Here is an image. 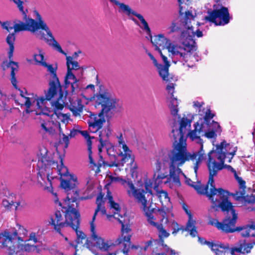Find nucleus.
I'll return each instance as SVG.
<instances>
[{
	"mask_svg": "<svg viewBox=\"0 0 255 255\" xmlns=\"http://www.w3.org/2000/svg\"><path fill=\"white\" fill-rule=\"evenodd\" d=\"M39 159L37 162V180L42 185L47 184L48 183L51 186L52 180L56 178L54 174L56 172L60 176L61 186L67 192V197L62 202L59 201L58 195L54 192L52 188L50 187L49 191L51 192L55 204L63 209H65V221H62V214L59 211L55 212L53 216L51 218L50 223L53 225L55 230L61 234L60 230L65 227H70L76 232L78 240L85 239V235L78 231L80 223V214L76 209L78 206L77 200H86L91 197H79L78 193L73 189L77 178L73 175L69 174L68 169L63 163L62 159L60 156V164L55 162L52 157V154L44 146L39 147ZM49 189V188H47Z\"/></svg>",
	"mask_w": 255,
	"mask_h": 255,
	"instance_id": "1",
	"label": "nucleus"
},
{
	"mask_svg": "<svg viewBox=\"0 0 255 255\" xmlns=\"http://www.w3.org/2000/svg\"><path fill=\"white\" fill-rule=\"evenodd\" d=\"M194 116L189 114L187 115V117H183L181 118L179 124L176 122L173 124L172 133L174 141L173 148L169 154L170 160V178L169 181L164 182V184H167L171 188L180 186V176L184 177L185 182L187 185L194 187L196 184L187 178L178 167L187 160H197L196 154H191L187 152L186 139L184 136L188 128H190Z\"/></svg>",
	"mask_w": 255,
	"mask_h": 255,
	"instance_id": "2",
	"label": "nucleus"
},
{
	"mask_svg": "<svg viewBox=\"0 0 255 255\" xmlns=\"http://www.w3.org/2000/svg\"><path fill=\"white\" fill-rule=\"evenodd\" d=\"M188 31V36L185 31L182 32L181 34V45L171 42L169 39L162 34L151 37V42L158 52L160 48L167 49L174 63H177V61H175L176 59L183 65L192 67L199 61L200 57L194 52L195 47L194 42L192 39V36L194 35L193 32L191 29H189Z\"/></svg>",
	"mask_w": 255,
	"mask_h": 255,
	"instance_id": "3",
	"label": "nucleus"
},
{
	"mask_svg": "<svg viewBox=\"0 0 255 255\" xmlns=\"http://www.w3.org/2000/svg\"><path fill=\"white\" fill-rule=\"evenodd\" d=\"M216 157L214 154V149L208 153V158L207 161V165L209 172V178L208 184L206 185H202L197 183L195 185L194 188L200 194L206 195L209 199L213 204L212 208L217 211L219 208L223 210H227L226 205L230 206V204L227 202L228 199L229 192L222 188H216L213 179L218 172L222 170L223 165L222 164H216Z\"/></svg>",
	"mask_w": 255,
	"mask_h": 255,
	"instance_id": "4",
	"label": "nucleus"
},
{
	"mask_svg": "<svg viewBox=\"0 0 255 255\" xmlns=\"http://www.w3.org/2000/svg\"><path fill=\"white\" fill-rule=\"evenodd\" d=\"M110 178L112 182H121V184L126 189L128 196L129 197L133 198L138 204H141V208L144 211L147 221L150 226L155 228L160 224L156 221L153 215L152 211L149 209L145 197L146 194L152 195V181L150 179H145L143 184L137 188L130 179H123L120 177H116L113 175L110 176Z\"/></svg>",
	"mask_w": 255,
	"mask_h": 255,
	"instance_id": "5",
	"label": "nucleus"
},
{
	"mask_svg": "<svg viewBox=\"0 0 255 255\" xmlns=\"http://www.w3.org/2000/svg\"><path fill=\"white\" fill-rule=\"evenodd\" d=\"M23 236L18 235L15 229H6L0 233V248L4 249L8 255H21L23 252H32L35 251L39 253L40 250L35 245L26 243L25 237L27 236V231L23 227L19 228Z\"/></svg>",
	"mask_w": 255,
	"mask_h": 255,
	"instance_id": "6",
	"label": "nucleus"
},
{
	"mask_svg": "<svg viewBox=\"0 0 255 255\" xmlns=\"http://www.w3.org/2000/svg\"><path fill=\"white\" fill-rule=\"evenodd\" d=\"M216 148L214 150V154L216 157V164H222V169L226 168L234 173V177L239 184V189L236 193L233 194L234 198L237 201H244L246 200L245 189L246 182L243 179L239 177L236 171L230 165L224 164L225 159L228 158V162H230L237 151V147H234L231 150V145L227 143L223 140L219 144L216 145Z\"/></svg>",
	"mask_w": 255,
	"mask_h": 255,
	"instance_id": "7",
	"label": "nucleus"
},
{
	"mask_svg": "<svg viewBox=\"0 0 255 255\" xmlns=\"http://www.w3.org/2000/svg\"><path fill=\"white\" fill-rule=\"evenodd\" d=\"M20 93V96L15 102L18 105L25 106L26 110L23 112V117L25 120L27 118L26 115L33 111L35 112L36 115H48L49 111L46 106L47 102L46 98L38 97L34 94H28L26 92L18 89Z\"/></svg>",
	"mask_w": 255,
	"mask_h": 255,
	"instance_id": "8",
	"label": "nucleus"
},
{
	"mask_svg": "<svg viewBox=\"0 0 255 255\" xmlns=\"http://www.w3.org/2000/svg\"><path fill=\"white\" fill-rule=\"evenodd\" d=\"M214 116V115L211 113L210 110L208 109L204 118H200L198 121L195 123L194 125V129L190 130L188 133V136L191 140L195 141L200 145V150L198 152H193L192 153L197 155V160L194 166V169L196 175L197 174L199 166L205 158V153L203 150V142L200 138L199 134L202 131H206L207 130L209 126L207 119L213 118Z\"/></svg>",
	"mask_w": 255,
	"mask_h": 255,
	"instance_id": "9",
	"label": "nucleus"
},
{
	"mask_svg": "<svg viewBox=\"0 0 255 255\" xmlns=\"http://www.w3.org/2000/svg\"><path fill=\"white\" fill-rule=\"evenodd\" d=\"M172 150L169 151L166 155H160L156 160L153 174L154 189L162 183L163 179L167 178L166 181H169L170 160L169 154Z\"/></svg>",
	"mask_w": 255,
	"mask_h": 255,
	"instance_id": "10",
	"label": "nucleus"
},
{
	"mask_svg": "<svg viewBox=\"0 0 255 255\" xmlns=\"http://www.w3.org/2000/svg\"><path fill=\"white\" fill-rule=\"evenodd\" d=\"M96 106H101V112L107 115L109 112L120 106V101L108 90H100L93 97Z\"/></svg>",
	"mask_w": 255,
	"mask_h": 255,
	"instance_id": "11",
	"label": "nucleus"
},
{
	"mask_svg": "<svg viewBox=\"0 0 255 255\" xmlns=\"http://www.w3.org/2000/svg\"><path fill=\"white\" fill-rule=\"evenodd\" d=\"M78 56L77 52H75L72 56H66L67 72L65 77V84L66 88L71 86L72 93L76 92L79 89V80L73 72V71H77L81 68L78 62L75 60Z\"/></svg>",
	"mask_w": 255,
	"mask_h": 255,
	"instance_id": "12",
	"label": "nucleus"
},
{
	"mask_svg": "<svg viewBox=\"0 0 255 255\" xmlns=\"http://www.w3.org/2000/svg\"><path fill=\"white\" fill-rule=\"evenodd\" d=\"M227 202L230 204V206L226 205V208L227 210H223L222 208V210L223 212H229L231 211L232 218L226 219L223 223L219 222L216 219H210L209 221V224L216 226L218 229L221 230L222 231L226 233H233L237 230L235 228V224L237 219V214L235 212V210L233 208L232 204L229 201L228 199H227Z\"/></svg>",
	"mask_w": 255,
	"mask_h": 255,
	"instance_id": "13",
	"label": "nucleus"
},
{
	"mask_svg": "<svg viewBox=\"0 0 255 255\" xmlns=\"http://www.w3.org/2000/svg\"><path fill=\"white\" fill-rule=\"evenodd\" d=\"M178 2L179 3V5H180V12L181 15H182L181 22L182 25L185 29H187V30H183L182 32H185L188 36L189 33V29H192V31L193 32L194 35L192 36V39L194 42V46L195 47V49L194 50V52H195L197 55L200 57L199 55L198 52H197V47L196 45V43L193 39L195 35H196L198 37H201L202 36V32L199 29H197L196 32H195L193 29V26L191 24L192 22L194 21L195 15L193 14L192 11L190 10H185L183 9V6L182 5L183 3L181 2V0H178ZM201 59H200L199 61Z\"/></svg>",
	"mask_w": 255,
	"mask_h": 255,
	"instance_id": "14",
	"label": "nucleus"
},
{
	"mask_svg": "<svg viewBox=\"0 0 255 255\" xmlns=\"http://www.w3.org/2000/svg\"><path fill=\"white\" fill-rule=\"evenodd\" d=\"M33 14L34 16L35 17L36 19V21L35 20V22L36 23V30L38 31L40 29L45 30L48 36L49 37L48 38H45V40L48 45L52 47L54 49L58 51L59 53L66 56V53L62 50L60 44L55 39L51 30H50L46 23L42 19V17L39 12L37 10H34L33 11Z\"/></svg>",
	"mask_w": 255,
	"mask_h": 255,
	"instance_id": "15",
	"label": "nucleus"
},
{
	"mask_svg": "<svg viewBox=\"0 0 255 255\" xmlns=\"http://www.w3.org/2000/svg\"><path fill=\"white\" fill-rule=\"evenodd\" d=\"M23 19L25 20V22L17 20L14 22V24H12L10 22H1L0 21L2 28L10 31L12 29H14V32L16 33L21 31H29L32 33H35L37 31L36 29V24L35 20L32 18H28L27 16L25 18L23 16Z\"/></svg>",
	"mask_w": 255,
	"mask_h": 255,
	"instance_id": "16",
	"label": "nucleus"
},
{
	"mask_svg": "<svg viewBox=\"0 0 255 255\" xmlns=\"http://www.w3.org/2000/svg\"><path fill=\"white\" fill-rule=\"evenodd\" d=\"M158 232V236L160 239L159 241H150L147 243L146 247H148L154 243V245H156L157 251L160 252L153 251L156 255H175V253L174 250L169 249L168 246L163 244V239L167 238L169 236V233L163 228L162 224H160L155 227Z\"/></svg>",
	"mask_w": 255,
	"mask_h": 255,
	"instance_id": "17",
	"label": "nucleus"
},
{
	"mask_svg": "<svg viewBox=\"0 0 255 255\" xmlns=\"http://www.w3.org/2000/svg\"><path fill=\"white\" fill-rule=\"evenodd\" d=\"M230 19L228 8L222 6L219 8L214 6V10L205 17V20L214 23L216 25H226L229 22Z\"/></svg>",
	"mask_w": 255,
	"mask_h": 255,
	"instance_id": "18",
	"label": "nucleus"
},
{
	"mask_svg": "<svg viewBox=\"0 0 255 255\" xmlns=\"http://www.w3.org/2000/svg\"><path fill=\"white\" fill-rule=\"evenodd\" d=\"M58 98L57 100L52 103L54 112L51 115V119L54 117H56L57 119L64 124H67L70 120V115L68 114H63L61 111L64 108L65 104V96L63 95V92L57 94Z\"/></svg>",
	"mask_w": 255,
	"mask_h": 255,
	"instance_id": "19",
	"label": "nucleus"
},
{
	"mask_svg": "<svg viewBox=\"0 0 255 255\" xmlns=\"http://www.w3.org/2000/svg\"><path fill=\"white\" fill-rule=\"evenodd\" d=\"M186 214L188 215L189 219L186 227L184 228L183 226H180L178 223L174 221L169 220L168 227L173 230L172 234L176 235L180 230L188 231L192 237L197 235V231L195 227V221L192 219V215L190 211L183 207Z\"/></svg>",
	"mask_w": 255,
	"mask_h": 255,
	"instance_id": "20",
	"label": "nucleus"
},
{
	"mask_svg": "<svg viewBox=\"0 0 255 255\" xmlns=\"http://www.w3.org/2000/svg\"><path fill=\"white\" fill-rule=\"evenodd\" d=\"M47 68L48 71L51 74V77L53 79L49 83V88L45 94V97L47 100H50L52 98L57 95V94L63 92L60 85L58 79L56 75V69L51 65L47 64V66H44Z\"/></svg>",
	"mask_w": 255,
	"mask_h": 255,
	"instance_id": "21",
	"label": "nucleus"
},
{
	"mask_svg": "<svg viewBox=\"0 0 255 255\" xmlns=\"http://www.w3.org/2000/svg\"><path fill=\"white\" fill-rule=\"evenodd\" d=\"M115 4L119 6V11L120 12L125 13L128 16H129L131 19L134 21V22L137 23V22L136 19H135L134 18L130 17L131 15H135V16H136L141 22V25H139V26L142 29H143L148 34H150V30L148 26V23L145 21V20L144 19L142 15L136 13L135 11L132 10L129 5L126 4L124 3H121L118 1V3Z\"/></svg>",
	"mask_w": 255,
	"mask_h": 255,
	"instance_id": "22",
	"label": "nucleus"
},
{
	"mask_svg": "<svg viewBox=\"0 0 255 255\" xmlns=\"http://www.w3.org/2000/svg\"><path fill=\"white\" fill-rule=\"evenodd\" d=\"M166 90L168 93L170 94V98L169 99L170 104L169 108L171 112V114L174 117H178L180 118L178 113V102L176 98L173 97V93L174 92V85L173 83L169 84L166 87Z\"/></svg>",
	"mask_w": 255,
	"mask_h": 255,
	"instance_id": "23",
	"label": "nucleus"
},
{
	"mask_svg": "<svg viewBox=\"0 0 255 255\" xmlns=\"http://www.w3.org/2000/svg\"><path fill=\"white\" fill-rule=\"evenodd\" d=\"M117 147L118 148V156H121L123 157V160L126 161L128 160V157L132 156V151L128 146L125 142L122 134L118 136V144Z\"/></svg>",
	"mask_w": 255,
	"mask_h": 255,
	"instance_id": "24",
	"label": "nucleus"
},
{
	"mask_svg": "<svg viewBox=\"0 0 255 255\" xmlns=\"http://www.w3.org/2000/svg\"><path fill=\"white\" fill-rule=\"evenodd\" d=\"M212 118L207 119L209 126L206 131H202L204 132V136L208 138H216L217 134H220L222 131L221 128L218 122L212 121L211 123V120Z\"/></svg>",
	"mask_w": 255,
	"mask_h": 255,
	"instance_id": "25",
	"label": "nucleus"
},
{
	"mask_svg": "<svg viewBox=\"0 0 255 255\" xmlns=\"http://www.w3.org/2000/svg\"><path fill=\"white\" fill-rule=\"evenodd\" d=\"M105 122L104 119L100 117V115L97 116L95 114H90L88 121L89 125V130L92 133H95L101 129L103 123Z\"/></svg>",
	"mask_w": 255,
	"mask_h": 255,
	"instance_id": "26",
	"label": "nucleus"
},
{
	"mask_svg": "<svg viewBox=\"0 0 255 255\" xmlns=\"http://www.w3.org/2000/svg\"><path fill=\"white\" fill-rule=\"evenodd\" d=\"M49 111L48 115H44L42 114V115L46 116L47 117V119L46 120H44L42 121L41 123V128L45 132L52 133L54 131H55L56 128H59V132L60 133L61 132V129L60 126V124L59 122H56L55 123L53 121H50V118L49 117L50 116V111L49 109L47 108ZM41 115V114L40 115Z\"/></svg>",
	"mask_w": 255,
	"mask_h": 255,
	"instance_id": "27",
	"label": "nucleus"
},
{
	"mask_svg": "<svg viewBox=\"0 0 255 255\" xmlns=\"http://www.w3.org/2000/svg\"><path fill=\"white\" fill-rule=\"evenodd\" d=\"M111 133V129L109 127H105L99 132V138L100 144L98 145V151L101 158H102L101 153L104 146L109 143V138Z\"/></svg>",
	"mask_w": 255,
	"mask_h": 255,
	"instance_id": "28",
	"label": "nucleus"
},
{
	"mask_svg": "<svg viewBox=\"0 0 255 255\" xmlns=\"http://www.w3.org/2000/svg\"><path fill=\"white\" fill-rule=\"evenodd\" d=\"M159 53L162 58L164 65L159 64V66H158V73L163 80L168 81L169 76L168 70L170 64L168 61L167 58L162 54L161 50H159Z\"/></svg>",
	"mask_w": 255,
	"mask_h": 255,
	"instance_id": "29",
	"label": "nucleus"
},
{
	"mask_svg": "<svg viewBox=\"0 0 255 255\" xmlns=\"http://www.w3.org/2000/svg\"><path fill=\"white\" fill-rule=\"evenodd\" d=\"M252 248L253 245L251 244H247L244 242L240 244L239 247L232 248L231 250V254L243 255L250 253Z\"/></svg>",
	"mask_w": 255,
	"mask_h": 255,
	"instance_id": "30",
	"label": "nucleus"
},
{
	"mask_svg": "<svg viewBox=\"0 0 255 255\" xmlns=\"http://www.w3.org/2000/svg\"><path fill=\"white\" fill-rule=\"evenodd\" d=\"M1 66L2 67L3 69L5 70L6 68L10 67L11 68V82L12 84L13 85V87L15 89H17V86L16 85L17 81L15 77V73L14 71H16L18 68V64L17 63L13 62V61H10L9 62H7V61L3 62Z\"/></svg>",
	"mask_w": 255,
	"mask_h": 255,
	"instance_id": "31",
	"label": "nucleus"
},
{
	"mask_svg": "<svg viewBox=\"0 0 255 255\" xmlns=\"http://www.w3.org/2000/svg\"><path fill=\"white\" fill-rule=\"evenodd\" d=\"M211 250L213 251L216 255H226L231 250H229L228 245H224L222 244H209Z\"/></svg>",
	"mask_w": 255,
	"mask_h": 255,
	"instance_id": "32",
	"label": "nucleus"
},
{
	"mask_svg": "<svg viewBox=\"0 0 255 255\" xmlns=\"http://www.w3.org/2000/svg\"><path fill=\"white\" fill-rule=\"evenodd\" d=\"M79 132L87 140V146H88V152H89V158L90 159V162L91 163L94 164V160L92 157V142L91 141V139L93 138L94 137L90 136L88 131L86 130L80 131Z\"/></svg>",
	"mask_w": 255,
	"mask_h": 255,
	"instance_id": "33",
	"label": "nucleus"
},
{
	"mask_svg": "<svg viewBox=\"0 0 255 255\" xmlns=\"http://www.w3.org/2000/svg\"><path fill=\"white\" fill-rule=\"evenodd\" d=\"M2 206L6 209H10L12 206L15 207V210H18V207L19 206V202H14L13 200L10 197L7 199H3L2 201Z\"/></svg>",
	"mask_w": 255,
	"mask_h": 255,
	"instance_id": "34",
	"label": "nucleus"
},
{
	"mask_svg": "<svg viewBox=\"0 0 255 255\" xmlns=\"http://www.w3.org/2000/svg\"><path fill=\"white\" fill-rule=\"evenodd\" d=\"M15 41V36L13 33L9 34L6 38V42L9 46V50L8 52V57L10 59L13 56L14 51V42Z\"/></svg>",
	"mask_w": 255,
	"mask_h": 255,
	"instance_id": "35",
	"label": "nucleus"
},
{
	"mask_svg": "<svg viewBox=\"0 0 255 255\" xmlns=\"http://www.w3.org/2000/svg\"><path fill=\"white\" fill-rule=\"evenodd\" d=\"M241 234L243 237H255V227H244L241 229Z\"/></svg>",
	"mask_w": 255,
	"mask_h": 255,
	"instance_id": "36",
	"label": "nucleus"
},
{
	"mask_svg": "<svg viewBox=\"0 0 255 255\" xmlns=\"http://www.w3.org/2000/svg\"><path fill=\"white\" fill-rule=\"evenodd\" d=\"M38 54H35L34 55V59L36 64L42 66H47V63L44 59V53L41 50H38Z\"/></svg>",
	"mask_w": 255,
	"mask_h": 255,
	"instance_id": "37",
	"label": "nucleus"
},
{
	"mask_svg": "<svg viewBox=\"0 0 255 255\" xmlns=\"http://www.w3.org/2000/svg\"><path fill=\"white\" fill-rule=\"evenodd\" d=\"M62 134V137L60 138L59 142H58V147H57V149L58 148H62L65 150V149H66L69 143V136L66 135L63 133H62V131L61 132L60 135Z\"/></svg>",
	"mask_w": 255,
	"mask_h": 255,
	"instance_id": "38",
	"label": "nucleus"
},
{
	"mask_svg": "<svg viewBox=\"0 0 255 255\" xmlns=\"http://www.w3.org/2000/svg\"><path fill=\"white\" fill-rule=\"evenodd\" d=\"M107 154L111 157L112 159L115 160L116 157L118 155V151L115 150V147L112 145L110 142L107 145H105Z\"/></svg>",
	"mask_w": 255,
	"mask_h": 255,
	"instance_id": "39",
	"label": "nucleus"
},
{
	"mask_svg": "<svg viewBox=\"0 0 255 255\" xmlns=\"http://www.w3.org/2000/svg\"><path fill=\"white\" fill-rule=\"evenodd\" d=\"M179 14H180V25L179 26L176 22H173L171 24V25L169 27L170 30L171 32H175L180 29L181 30V33H182V31L184 30L185 31L187 30V29H185V28H184V27L182 25V22H181L182 15H181V13L180 12H179Z\"/></svg>",
	"mask_w": 255,
	"mask_h": 255,
	"instance_id": "40",
	"label": "nucleus"
},
{
	"mask_svg": "<svg viewBox=\"0 0 255 255\" xmlns=\"http://www.w3.org/2000/svg\"><path fill=\"white\" fill-rule=\"evenodd\" d=\"M10 1H13L16 5L17 8H18L19 10L22 13L23 16L25 18H26L27 17V13L28 12V10L26 9L25 10H24L23 7V1L21 0H10Z\"/></svg>",
	"mask_w": 255,
	"mask_h": 255,
	"instance_id": "41",
	"label": "nucleus"
},
{
	"mask_svg": "<svg viewBox=\"0 0 255 255\" xmlns=\"http://www.w3.org/2000/svg\"><path fill=\"white\" fill-rule=\"evenodd\" d=\"M158 187L155 189L157 191V195L160 200L161 202H168L169 201V198L168 196L167 192L163 190H157Z\"/></svg>",
	"mask_w": 255,
	"mask_h": 255,
	"instance_id": "42",
	"label": "nucleus"
},
{
	"mask_svg": "<svg viewBox=\"0 0 255 255\" xmlns=\"http://www.w3.org/2000/svg\"><path fill=\"white\" fill-rule=\"evenodd\" d=\"M170 213V210L167 208L165 207H162L160 209L158 210V215L162 217V218L161 219V221L163 220V219H166V223H167L169 222V220L167 218L168 213Z\"/></svg>",
	"mask_w": 255,
	"mask_h": 255,
	"instance_id": "43",
	"label": "nucleus"
},
{
	"mask_svg": "<svg viewBox=\"0 0 255 255\" xmlns=\"http://www.w3.org/2000/svg\"><path fill=\"white\" fill-rule=\"evenodd\" d=\"M71 110L75 116H77L80 115V113L82 112L83 106L81 104H79L77 107L73 106V107L71 108Z\"/></svg>",
	"mask_w": 255,
	"mask_h": 255,
	"instance_id": "44",
	"label": "nucleus"
},
{
	"mask_svg": "<svg viewBox=\"0 0 255 255\" xmlns=\"http://www.w3.org/2000/svg\"><path fill=\"white\" fill-rule=\"evenodd\" d=\"M130 159V166L131 169H132V170H136L137 168V164L135 162H134V157L133 155H132L131 157H128V159Z\"/></svg>",
	"mask_w": 255,
	"mask_h": 255,
	"instance_id": "45",
	"label": "nucleus"
},
{
	"mask_svg": "<svg viewBox=\"0 0 255 255\" xmlns=\"http://www.w3.org/2000/svg\"><path fill=\"white\" fill-rule=\"evenodd\" d=\"M25 242H28L29 241H32L34 243H36L37 242V239L36 237V234L35 233H31L29 235V238L28 239H25Z\"/></svg>",
	"mask_w": 255,
	"mask_h": 255,
	"instance_id": "46",
	"label": "nucleus"
},
{
	"mask_svg": "<svg viewBox=\"0 0 255 255\" xmlns=\"http://www.w3.org/2000/svg\"><path fill=\"white\" fill-rule=\"evenodd\" d=\"M148 55L150 57V59L152 61L153 63L154 64V66L157 68V69L158 71V66H159V64L158 63L156 59L150 53H148Z\"/></svg>",
	"mask_w": 255,
	"mask_h": 255,
	"instance_id": "47",
	"label": "nucleus"
},
{
	"mask_svg": "<svg viewBox=\"0 0 255 255\" xmlns=\"http://www.w3.org/2000/svg\"><path fill=\"white\" fill-rule=\"evenodd\" d=\"M108 165L110 167H116V169L114 170L115 174H117V172H118L119 171H121V168L120 166H118V164L117 163H116L115 162H113L112 163L108 164Z\"/></svg>",
	"mask_w": 255,
	"mask_h": 255,
	"instance_id": "48",
	"label": "nucleus"
},
{
	"mask_svg": "<svg viewBox=\"0 0 255 255\" xmlns=\"http://www.w3.org/2000/svg\"><path fill=\"white\" fill-rule=\"evenodd\" d=\"M68 244H69L68 250L70 252L73 253H74V255H76V251H75L76 246L75 245L72 244L70 242L68 243Z\"/></svg>",
	"mask_w": 255,
	"mask_h": 255,
	"instance_id": "49",
	"label": "nucleus"
},
{
	"mask_svg": "<svg viewBox=\"0 0 255 255\" xmlns=\"http://www.w3.org/2000/svg\"><path fill=\"white\" fill-rule=\"evenodd\" d=\"M198 241L202 245H205V244L207 245L209 248H210V245L209 244H213V243H210L209 242L206 241L204 238H201L200 237H198Z\"/></svg>",
	"mask_w": 255,
	"mask_h": 255,
	"instance_id": "50",
	"label": "nucleus"
},
{
	"mask_svg": "<svg viewBox=\"0 0 255 255\" xmlns=\"http://www.w3.org/2000/svg\"><path fill=\"white\" fill-rule=\"evenodd\" d=\"M203 104L204 103L203 102H199L198 101H195L193 102V106L199 108H201Z\"/></svg>",
	"mask_w": 255,
	"mask_h": 255,
	"instance_id": "51",
	"label": "nucleus"
},
{
	"mask_svg": "<svg viewBox=\"0 0 255 255\" xmlns=\"http://www.w3.org/2000/svg\"><path fill=\"white\" fill-rule=\"evenodd\" d=\"M78 132V130H75V129H73V130L70 131V133L69 134V136H70V137H74V136H75L77 134V133Z\"/></svg>",
	"mask_w": 255,
	"mask_h": 255,
	"instance_id": "52",
	"label": "nucleus"
},
{
	"mask_svg": "<svg viewBox=\"0 0 255 255\" xmlns=\"http://www.w3.org/2000/svg\"><path fill=\"white\" fill-rule=\"evenodd\" d=\"M130 172H131V176L132 177H136L137 176V172L136 170L135 171V170H132V169L130 168Z\"/></svg>",
	"mask_w": 255,
	"mask_h": 255,
	"instance_id": "53",
	"label": "nucleus"
},
{
	"mask_svg": "<svg viewBox=\"0 0 255 255\" xmlns=\"http://www.w3.org/2000/svg\"><path fill=\"white\" fill-rule=\"evenodd\" d=\"M184 0H181V2L183 3V4L182 5L183 6V9L187 10L186 7L187 5L186 3H184Z\"/></svg>",
	"mask_w": 255,
	"mask_h": 255,
	"instance_id": "54",
	"label": "nucleus"
},
{
	"mask_svg": "<svg viewBox=\"0 0 255 255\" xmlns=\"http://www.w3.org/2000/svg\"><path fill=\"white\" fill-rule=\"evenodd\" d=\"M89 88H90L92 89H94V86L93 85H89L88 86H87L86 88L88 89Z\"/></svg>",
	"mask_w": 255,
	"mask_h": 255,
	"instance_id": "55",
	"label": "nucleus"
},
{
	"mask_svg": "<svg viewBox=\"0 0 255 255\" xmlns=\"http://www.w3.org/2000/svg\"><path fill=\"white\" fill-rule=\"evenodd\" d=\"M110 2H111L113 3H114L115 4L117 3L118 1L117 0H110Z\"/></svg>",
	"mask_w": 255,
	"mask_h": 255,
	"instance_id": "56",
	"label": "nucleus"
},
{
	"mask_svg": "<svg viewBox=\"0 0 255 255\" xmlns=\"http://www.w3.org/2000/svg\"><path fill=\"white\" fill-rule=\"evenodd\" d=\"M131 248L132 249H137V247L136 246H132L131 247Z\"/></svg>",
	"mask_w": 255,
	"mask_h": 255,
	"instance_id": "57",
	"label": "nucleus"
},
{
	"mask_svg": "<svg viewBox=\"0 0 255 255\" xmlns=\"http://www.w3.org/2000/svg\"><path fill=\"white\" fill-rule=\"evenodd\" d=\"M65 241H66L67 242H68V238L67 237H65Z\"/></svg>",
	"mask_w": 255,
	"mask_h": 255,
	"instance_id": "58",
	"label": "nucleus"
},
{
	"mask_svg": "<svg viewBox=\"0 0 255 255\" xmlns=\"http://www.w3.org/2000/svg\"><path fill=\"white\" fill-rule=\"evenodd\" d=\"M44 36V34H42V35L41 36V38H42Z\"/></svg>",
	"mask_w": 255,
	"mask_h": 255,
	"instance_id": "59",
	"label": "nucleus"
}]
</instances>
